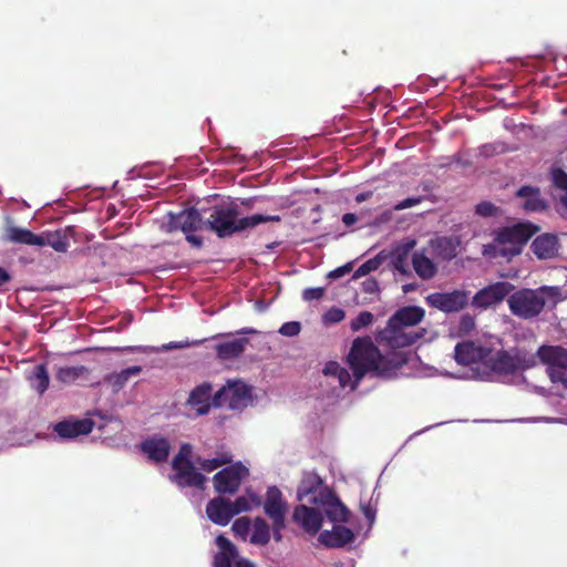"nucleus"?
I'll list each match as a JSON object with an SVG mask.
<instances>
[{
    "mask_svg": "<svg viewBox=\"0 0 567 567\" xmlns=\"http://www.w3.org/2000/svg\"><path fill=\"white\" fill-rule=\"evenodd\" d=\"M279 220V216L262 214L240 217L238 205L229 202L215 205L209 209L206 228L215 233L219 238H226L252 229L259 224Z\"/></svg>",
    "mask_w": 567,
    "mask_h": 567,
    "instance_id": "obj_1",
    "label": "nucleus"
},
{
    "mask_svg": "<svg viewBox=\"0 0 567 567\" xmlns=\"http://www.w3.org/2000/svg\"><path fill=\"white\" fill-rule=\"evenodd\" d=\"M348 362L359 382L368 372L389 377L391 369L388 360L381 354L370 337L357 338L348 354Z\"/></svg>",
    "mask_w": 567,
    "mask_h": 567,
    "instance_id": "obj_2",
    "label": "nucleus"
},
{
    "mask_svg": "<svg viewBox=\"0 0 567 567\" xmlns=\"http://www.w3.org/2000/svg\"><path fill=\"white\" fill-rule=\"evenodd\" d=\"M560 297L559 287L543 286L539 289H522L509 296L507 302L513 315L532 319L537 317L545 306L555 308Z\"/></svg>",
    "mask_w": 567,
    "mask_h": 567,
    "instance_id": "obj_3",
    "label": "nucleus"
},
{
    "mask_svg": "<svg viewBox=\"0 0 567 567\" xmlns=\"http://www.w3.org/2000/svg\"><path fill=\"white\" fill-rule=\"evenodd\" d=\"M538 230L539 227L530 221L517 223L498 229L495 234V241L504 246L503 257L511 260L522 254L523 247Z\"/></svg>",
    "mask_w": 567,
    "mask_h": 567,
    "instance_id": "obj_4",
    "label": "nucleus"
},
{
    "mask_svg": "<svg viewBox=\"0 0 567 567\" xmlns=\"http://www.w3.org/2000/svg\"><path fill=\"white\" fill-rule=\"evenodd\" d=\"M484 364L497 374L509 375L532 367V361L527 360L526 355L519 350L507 351L502 349L493 352L489 348Z\"/></svg>",
    "mask_w": 567,
    "mask_h": 567,
    "instance_id": "obj_5",
    "label": "nucleus"
},
{
    "mask_svg": "<svg viewBox=\"0 0 567 567\" xmlns=\"http://www.w3.org/2000/svg\"><path fill=\"white\" fill-rule=\"evenodd\" d=\"M251 400V388L243 381H228L214 394L215 408L227 405L233 411L245 409Z\"/></svg>",
    "mask_w": 567,
    "mask_h": 567,
    "instance_id": "obj_6",
    "label": "nucleus"
},
{
    "mask_svg": "<svg viewBox=\"0 0 567 567\" xmlns=\"http://www.w3.org/2000/svg\"><path fill=\"white\" fill-rule=\"evenodd\" d=\"M248 468L243 463H234L224 467L214 475V488L220 495H234L237 493L241 482L248 476Z\"/></svg>",
    "mask_w": 567,
    "mask_h": 567,
    "instance_id": "obj_7",
    "label": "nucleus"
},
{
    "mask_svg": "<svg viewBox=\"0 0 567 567\" xmlns=\"http://www.w3.org/2000/svg\"><path fill=\"white\" fill-rule=\"evenodd\" d=\"M470 299V292L466 290H453L451 292H433L430 293L425 301L426 303L435 309L443 312H458L464 309Z\"/></svg>",
    "mask_w": 567,
    "mask_h": 567,
    "instance_id": "obj_8",
    "label": "nucleus"
},
{
    "mask_svg": "<svg viewBox=\"0 0 567 567\" xmlns=\"http://www.w3.org/2000/svg\"><path fill=\"white\" fill-rule=\"evenodd\" d=\"M514 286L508 281H498L478 290L472 300L476 308L487 309L502 302L512 291Z\"/></svg>",
    "mask_w": 567,
    "mask_h": 567,
    "instance_id": "obj_9",
    "label": "nucleus"
},
{
    "mask_svg": "<svg viewBox=\"0 0 567 567\" xmlns=\"http://www.w3.org/2000/svg\"><path fill=\"white\" fill-rule=\"evenodd\" d=\"M172 468L174 474L169 476V480L178 487L205 488L206 477L195 468L193 462H186L183 465Z\"/></svg>",
    "mask_w": 567,
    "mask_h": 567,
    "instance_id": "obj_10",
    "label": "nucleus"
},
{
    "mask_svg": "<svg viewBox=\"0 0 567 567\" xmlns=\"http://www.w3.org/2000/svg\"><path fill=\"white\" fill-rule=\"evenodd\" d=\"M206 228V220L196 208L184 209L176 216H172L168 223V230H182L183 233H195Z\"/></svg>",
    "mask_w": 567,
    "mask_h": 567,
    "instance_id": "obj_11",
    "label": "nucleus"
},
{
    "mask_svg": "<svg viewBox=\"0 0 567 567\" xmlns=\"http://www.w3.org/2000/svg\"><path fill=\"white\" fill-rule=\"evenodd\" d=\"M212 392L209 382H203L190 391L186 404L195 410L197 416L208 414L212 406H215Z\"/></svg>",
    "mask_w": 567,
    "mask_h": 567,
    "instance_id": "obj_12",
    "label": "nucleus"
},
{
    "mask_svg": "<svg viewBox=\"0 0 567 567\" xmlns=\"http://www.w3.org/2000/svg\"><path fill=\"white\" fill-rule=\"evenodd\" d=\"M266 515L271 519L272 524L277 526H285L286 504L282 501V493L277 486H270L266 493V501L264 504Z\"/></svg>",
    "mask_w": 567,
    "mask_h": 567,
    "instance_id": "obj_13",
    "label": "nucleus"
},
{
    "mask_svg": "<svg viewBox=\"0 0 567 567\" xmlns=\"http://www.w3.org/2000/svg\"><path fill=\"white\" fill-rule=\"evenodd\" d=\"M489 348L477 346L473 341L458 342L454 349V358L458 364L470 365L477 362L485 363Z\"/></svg>",
    "mask_w": 567,
    "mask_h": 567,
    "instance_id": "obj_14",
    "label": "nucleus"
},
{
    "mask_svg": "<svg viewBox=\"0 0 567 567\" xmlns=\"http://www.w3.org/2000/svg\"><path fill=\"white\" fill-rule=\"evenodd\" d=\"M425 333L424 329L414 332H406L404 328L393 329L386 322V327L382 331V339L393 349H400L410 347L415 343L419 339L423 338Z\"/></svg>",
    "mask_w": 567,
    "mask_h": 567,
    "instance_id": "obj_15",
    "label": "nucleus"
},
{
    "mask_svg": "<svg viewBox=\"0 0 567 567\" xmlns=\"http://www.w3.org/2000/svg\"><path fill=\"white\" fill-rule=\"evenodd\" d=\"M140 449L152 462L163 463L169 456L171 443L164 436L154 435L145 439L141 443Z\"/></svg>",
    "mask_w": 567,
    "mask_h": 567,
    "instance_id": "obj_16",
    "label": "nucleus"
},
{
    "mask_svg": "<svg viewBox=\"0 0 567 567\" xmlns=\"http://www.w3.org/2000/svg\"><path fill=\"white\" fill-rule=\"evenodd\" d=\"M320 502L324 507L327 517L334 523H347L350 517V511L346 505L330 491H320Z\"/></svg>",
    "mask_w": 567,
    "mask_h": 567,
    "instance_id": "obj_17",
    "label": "nucleus"
},
{
    "mask_svg": "<svg viewBox=\"0 0 567 567\" xmlns=\"http://www.w3.org/2000/svg\"><path fill=\"white\" fill-rule=\"evenodd\" d=\"M415 245V239H405L390 252V264L392 268L402 276L410 277L412 275L409 268V258Z\"/></svg>",
    "mask_w": 567,
    "mask_h": 567,
    "instance_id": "obj_18",
    "label": "nucleus"
},
{
    "mask_svg": "<svg viewBox=\"0 0 567 567\" xmlns=\"http://www.w3.org/2000/svg\"><path fill=\"white\" fill-rule=\"evenodd\" d=\"M425 316L423 308L417 306H406L396 310L388 320L393 329L414 327L420 323Z\"/></svg>",
    "mask_w": 567,
    "mask_h": 567,
    "instance_id": "obj_19",
    "label": "nucleus"
},
{
    "mask_svg": "<svg viewBox=\"0 0 567 567\" xmlns=\"http://www.w3.org/2000/svg\"><path fill=\"white\" fill-rule=\"evenodd\" d=\"M206 515L216 525H228L234 517L230 501L223 496L214 497L206 505Z\"/></svg>",
    "mask_w": 567,
    "mask_h": 567,
    "instance_id": "obj_20",
    "label": "nucleus"
},
{
    "mask_svg": "<svg viewBox=\"0 0 567 567\" xmlns=\"http://www.w3.org/2000/svg\"><path fill=\"white\" fill-rule=\"evenodd\" d=\"M94 422L91 419L64 420L56 423L54 432L62 439H74L79 435H86L92 432Z\"/></svg>",
    "mask_w": 567,
    "mask_h": 567,
    "instance_id": "obj_21",
    "label": "nucleus"
},
{
    "mask_svg": "<svg viewBox=\"0 0 567 567\" xmlns=\"http://www.w3.org/2000/svg\"><path fill=\"white\" fill-rule=\"evenodd\" d=\"M530 249L539 260L555 258L559 250L558 237L550 233L542 234L533 240Z\"/></svg>",
    "mask_w": 567,
    "mask_h": 567,
    "instance_id": "obj_22",
    "label": "nucleus"
},
{
    "mask_svg": "<svg viewBox=\"0 0 567 567\" xmlns=\"http://www.w3.org/2000/svg\"><path fill=\"white\" fill-rule=\"evenodd\" d=\"M293 519L309 534H317L322 525L321 513L306 505L295 507Z\"/></svg>",
    "mask_w": 567,
    "mask_h": 567,
    "instance_id": "obj_23",
    "label": "nucleus"
},
{
    "mask_svg": "<svg viewBox=\"0 0 567 567\" xmlns=\"http://www.w3.org/2000/svg\"><path fill=\"white\" fill-rule=\"evenodd\" d=\"M354 533L343 525H334L332 530H323L318 540L329 548H341L354 540Z\"/></svg>",
    "mask_w": 567,
    "mask_h": 567,
    "instance_id": "obj_24",
    "label": "nucleus"
},
{
    "mask_svg": "<svg viewBox=\"0 0 567 567\" xmlns=\"http://www.w3.org/2000/svg\"><path fill=\"white\" fill-rule=\"evenodd\" d=\"M3 240L13 244L38 246L41 244L40 236L33 231L14 226L12 224L7 225L3 231Z\"/></svg>",
    "mask_w": 567,
    "mask_h": 567,
    "instance_id": "obj_25",
    "label": "nucleus"
},
{
    "mask_svg": "<svg viewBox=\"0 0 567 567\" xmlns=\"http://www.w3.org/2000/svg\"><path fill=\"white\" fill-rule=\"evenodd\" d=\"M216 544L219 551L214 556L213 567H231L238 555L235 545L223 535L217 536Z\"/></svg>",
    "mask_w": 567,
    "mask_h": 567,
    "instance_id": "obj_26",
    "label": "nucleus"
},
{
    "mask_svg": "<svg viewBox=\"0 0 567 567\" xmlns=\"http://www.w3.org/2000/svg\"><path fill=\"white\" fill-rule=\"evenodd\" d=\"M539 360L548 367L567 368V350L558 346H542L537 351Z\"/></svg>",
    "mask_w": 567,
    "mask_h": 567,
    "instance_id": "obj_27",
    "label": "nucleus"
},
{
    "mask_svg": "<svg viewBox=\"0 0 567 567\" xmlns=\"http://www.w3.org/2000/svg\"><path fill=\"white\" fill-rule=\"evenodd\" d=\"M249 340L247 338L234 339L215 346L216 355L220 360H233L240 357Z\"/></svg>",
    "mask_w": 567,
    "mask_h": 567,
    "instance_id": "obj_28",
    "label": "nucleus"
},
{
    "mask_svg": "<svg viewBox=\"0 0 567 567\" xmlns=\"http://www.w3.org/2000/svg\"><path fill=\"white\" fill-rule=\"evenodd\" d=\"M430 247L435 258L450 261L456 257V244L451 237H436L430 240Z\"/></svg>",
    "mask_w": 567,
    "mask_h": 567,
    "instance_id": "obj_29",
    "label": "nucleus"
},
{
    "mask_svg": "<svg viewBox=\"0 0 567 567\" xmlns=\"http://www.w3.org/2000/svg\"><path fill=\"white\" fill-rule=\"evenodd\" d=\"M517 196L524 198L523 207L527 212H542L547 207L537 187L522 186L517 190Z\"/></svg>",
    "mask_w": 567,
    "mask_h": 567,
    "instance_id": "obj_30",
    "label": "nucleus"
},
{
    "mask_svg": "<svg viewBox=\"0 0 567 567\" xmlns=\"http://www.w3.org/2000/svg\"><path fill=\"white\" fill-rule=\"evenodd\" d=\"M412 266L415 274L423 280H430L437 274L436 265L422 251H415L412 255Z\"/></svg>",
    "mask_w": 567,
    "mask_h": 567,
    "instance_id": "obj_31",
    "label": "nucleus"
},
{
    "mask_svg": "<svg viewBox=\"0 0 567 567\" xmlns=\"http://www.w3.org/2000/svg\"><path fill=\"white\" fill-rule=\"evenodd\" d=\"M41 244H38L39 247L50 246L58 252H65L69 248V238L64 230L59 229L55 231H44L39 234Z\"/></svg>",
    "mask_w": 567,
    "mask_h": 567,
    "instance_id": "obj_32",
    "label": "nucleus"
},
{
    "mask_svg": "<svg viewBox=\"0 0 567 567\" xmlns=\"http://www.w3.org/2000/svg\"><path fill=\"white\" fill-rule=\"evenodd\" d=\"M142 371L140 365H133L123 369L120 372L112 373L106 378V381L113 386L114 392H118L130 380V378L138 375Z\"/></svg>",
    "mask_w": 567,
    "mask_h": 567,
    "instance_id": "obj_33",
    "label": "nucleus"
},
{
    "mask_svg": "<svg viewBox=\"0 0 567 567\" xmlns=\"http://www.w3.org/2000/svg\"><path fill=\"white\" fill-rule=\"evenodd\" d=\"M270 540V528L267 522L261 517H256L252 524V534L250 543L265 546Z\"/></svg>",
    "mask_w": 567,
    "mask_h": 567,
    "instance_id": "obj_34",
    "label": "nucleus"
},
{
    "mask_svg": "<svg viewBox=\"0 0 567 567\" xmlns=\"http://www.w3.org/2000/svg\"><path fill=\"white\" fill-rule=\"evenodd\" d=\"M322 485V480L316 473H306L300 482L298 487V498L302 499L303 497L313 494L319 489Z\"/></svg>",
    "mask_w": 567,
    "mask_h": 567,
    "instance_id": "obj_35",
    "label": "nucleus"
},
{
    "mask_svg": "<svg viewBox=\"0 0 567 567\" xmlns=\"http://www.w3.org/2000/svg\"><path fill=\"white\" fill-rule=\"evenodd\" d=\"M30 380H31L32 388L39 394L44 393L49 386V373H48L45 364L35 365Z\"/></svg>",
    "mask_w": 567,
    "mask_h": 567,
    "instance_id": "obj_36",
    "label": "nucleus"
},
{
    "mask_svg": "<svg viewBox=\"0 0 567 567\" xmlns=\"http://www.w3.org/2000/svg\"><path fill=\"white\" fill-rule=\"evenodd\" d=\"M382 255H383V251H381L375 257H373V258L367 260L365 262H363L362 265H360L353 274V279H359L361 277L369 275L372 271H375L381 266V264L383 261Z\"/></svg>",
    "mask_w": 567,
    "mask_h": 567,
    "instance_id": "obj_37",
    "label": "nucleus"
},
{
    "mask_svg": "<svg viewBox=\"0 0 567 567\" xmlns=\"http://www.w3.org/2000/svg\"><path fill=\"white\" fill-rule=\"evenodd\" d=\"M85 371L84 367H64L60 368L56 372V379L63 383H71L75 381Z\"/></svg>",
    "mask_w": 567,
    "mask_h": 567,
    "instance_id": "obj_38",
    "label": "nucleus"
},
{
    "mask_svg": "<svg viewBox=\"0 0 567 567\" xmlns=\"http://www.w3.org/2000/svg\"><path fill=\"white\" fill-rule=\"evenodd\" d=\"M374 320L373 315L370 311H361L350 323V328L353 332L370 326Z\"/></svg>",
    "mask_w": 567,
    "mask_h": 567,
    "instance_id": "obj_39",
    "label": "nucleus"
},
{
    "mask_svg": "<svg viewBox=\"0 0 567 567\" xmlns=\"http://www.w3.org/2000/svg\"><path fill=\"white\" fill-rule=\"evenodd\" d=\"M192 452V446L188 443H184L178 453L174 456L172 461V467H177L178 465H183L186 462H192L189 460V455Z\"/></svg>",
    "mask_w": 567,
    "mask_h": 567,
    "instance_id": "obj_40",
    "label": "nucleus"
},
{
    "mask_svg": "<svg viewBox=\"0 0 567 567\" xmlns=\"http://www.w3.org/2000/svg\"><path fill=\"white\" fill-rule=\"evenodd\" d=\"M346 318V312L341 308L332 307L323 315V322L328 324L339 323Z\"/></svg>",
    "mask_w": 567,
    "mask_h": 567,
    "instance_id": "obj_41",
    "label": "nucleus"
},
{
    "mask_svg": "<svg viewBox=\"0 0 567 567\" xmlns=\"http://www.w3.org/2000/svg\"><path fill=\"white\" fill-rule=\"evenodd\" d=\"M250 525L251 524L248 517H240L234 522L231 529L236 535L245 537L250 529Z\"/></svg>",
    "mask_w": 567,
    "mask_h": 567,
    "instance_id": "obj_42",
    "label": "nucleus"
},
{
    "mask_svg": "<svg viewBox=\"0 0 567 567\" xmlns=\"http://www.w3.org/2000/svg\"><path fill=\"white\" fill-rule=\"evenodd\" d=\"M475 212L483 217H493L497 215L498 208L491 202H482L476 205Z\"/></svg>",
    "mask_w": 567,
    "mask_h": 567,
    "instance_id": "obj_43",
    "label": "nucleus"
},
{
    "mask_svg": "<svg viewBox=\"0 0 567 567\" xmlns=\"http://www.w3.org/2000/svg\"><path fill=\"white\" fill-rule=\"evenodd\" d=\"M300 331H301V324L298 321L285 322L279 328V333L285 337H296L300 333Z\"/></svg>",
    "mask_w": 567,
    "mask_h": 567,
    "instance_id": "obj_44",
    "label": "nucleus"
},
{
    "mask_svg": "<svg viewBox=\"0 0 567 567\" xmlns=\"http://www.w3.org/2000/svg\"><path fill=\"white\" fill-rule=\"evenodd\" d=\"M230 505L234 516L243 512H248L251 508L248 498H246L245 496H239L234 502L230 501Z\"/></svg>",
    "mask_w": 567,
    "mask_h": 567,
    "instance_id": "obj_45",
    "label": "nucleus"
},
{
    "mask_svg": "<svg viewBox=\"0 0 567 567\" xmlns=\"http://www.w3.org/2000/svg\"><path fill=\"white\" fill-rule=\"evenodd\" d=\"M504 246H501L495 240L492 244H487L483 246V255L487 258H497L503 257L502 249Z\"/></svg>",
    "mask_w": 567,
    "mask_h": 567,
    "instance_id": "obj_46",
    "label": "nucleus"
},
{
    "mask_svg": "<svg viewBox=\"0 0 567 567\" xmlns=\"http://www.w3.org/2000/svg\"><path fill=\"white\" fill-rule=\"evenodd\" d=\"M553 183L556 187L567 190V173L561 168H555L551 173Z\"/></svg>",
    "mask_w": 567,
    "mask_h": 567,
    "instance_id": "obj_47",
    "label": "nucleus"
},
{
    "mask_svg": "<svg viewBox=\"0 0 567 567\" xmlns=\"http://www.w3.org/2000/svg\"><path fill=\"white\" fill-rule=\"evenodd\" d=\"M195 463L199 466V468L206 473H212L213 471L219 468L218 462L213 458H203L200 456L196 457Z\"/></svg>",
    "mask_w": 567,
    "mask_h": 567,
    "instance_id": "obj_48",
    "label": "nucleus"
},
{
    "mask_svg": "<svg viewBox=\"0 0 567 567\" xmlns=\"http://www.w3.org/2000/svg\"><path fill=\"white\" fill-rule=\"evenodd\" d=\"M326 289L322 287L307 288L302 292V298L306 301L320 300L324 295Z\"/></svg>",
    "mask_w": 567,
    "mask_h": 567,
    "instance_id": "obj_49",
    "label": "nucleus"
},
{
    "mask_svg": "<svg viewBox=\"0 0 567 567\" xmlns=\"http://www.w3.org/2000/svg\"><path fill=\"white\" fill-rule=\"evenodd\" d=\"M566 371L567 368H559L557 365L547 368V374L553 383L561 382V380H564Z\"/></svg>",
    "mask_w": 567,
    "mask_h": 567,
    "instance_id": "obj_50",
    "label": "nucleus"
},
{
    "mask_svg": "<svg viewBox=\"0 0 567 567\" xmlns=\"http://www.w3.org/2000/svg\"><path fill=\"white\" fill-rule=\"evenodd\" d=\"M421 202H422L421 197L405 198V199L399 202L396 205H394V210H403V209L413 207L415 205H419Z\"/></svg>",
    "mask_w": 567,
    "mask_h": 567,
    "instance_id": "obj_51",
    "label": "nucleus"
},
{
    "mask_svg": "<svg viewBox=\"0 0 567 567\" xmlns=\"http://www.w3.org/2000/svg\"><path fill=\"white\" fill-rule=\"evenodd\" d=\"M352 270V262H348L341 267H338L329 272L328 277L331 279H338L349 274Z\"/></svg>",
    "mask_w": 567,
    "mask_h": 567,
    "instance_id": "obj_52",
    "label": "nucleus"
},
{
    "mask_svg": "<svg viewBox=\"0 0 567 567\" xmlns=\"http://www.w3.org/2000/svg\"><path fill=\"white\" fill-rule=\"evenodd\" d=\"M214 458L218 462L219 467L225 465L229 466L233 463V455L227 451L217 452Z\"/></svg>",
    "mask_w": 567,
    "mask_h": 567,
    "instance_id": "obj_53",
    "label": "nucleus"
},
{
    "mask_svg": "<svg viewBox=\"0 0 567 567\" xmlns=\"http://www.w3.org/2000/svg\"><path fill=\"white\" fill-rule=\"evenodd\" d=\"M475 327V320L470 315H464L460 321V329L464 332H470Z\"/></svg>",
    "mask_w": 567,
    "mask_h": 567,
    "instance_id": "obj_54",
    "label": "nucleus"
},
{
    "mask_svg": "<svg viewBox=\"0 0 567 567\" xmlns=\"http://www.w3.org/2000/svg\"><path fill=\"white\" fill-rule=\"evenodd\" d=\"M340 370H341V365L339 363H337L334 361H330L324 365L323 373L326 375H332V377L337 378Z\"/></svg>",
    "mask_w": 567,
    "mask_h": 567,
    "instance_id": "obj_55",
    "label": "nucleus"
},
{
    "mask_svg": "<svg viewBox=\"0 0 567 567\" xmlns=\"http://www.w3.org/2000/svg\"><path fill=\"white\" fill-rule=\"evenodd\" d=\"M362 290L365 292V293H375L379 291V284L375 279H367L363 284H362Z\"/></svg>",
    "mask_w": 567,
    "mask_h": 567,
    "instance_id": "obj_56",
    "label": "nucleus"
},
{
    "mask_svg": "<svg viewBox=\"0 0 567 567\" xmlns=\"http://www.w3.org/2000/svg\"><path fill=\"white\" fill-rule=\"evenodd\" d=\"M337 379L339 381L340 386L346 388L351 381V375L347 369L341 367V370L337 375Z\"/></svg>",
    "mask_w": 567,
    "mask_h": 567,
    "instance_id": "obj_57",
    "label": "nucleus"
},
{
    "mask_svg": "<svg viewBox=\"0 0 567 567\" xmlns=\"http://www.w3.org/2000/svg\"><path fill=\"white\" fill-rule=\"evenodd\" d=\"M186 236V240L195 248H200L203 246V238L194 235V233H184Z\"/></svg>",
    "mask_w": 567,
    "mask_h": 567,
    "instance_id": "obj_58",
    "label": "nucleus"
},
{
    "mask_svg": "<svg viewBox=\"0 0 567 567\" xmlns=\"http://www.w3.org/2000/svg\"><path fill=\"white\" fill-rule=\"evenodd\" d=\"M357 221H358V216L355 214H353V213H346L342 216V223L347 227L353 226Z\"/></svg>",
    "mask_w": 567,
    "mask_h": 567,
    "instance_id": "obj_59",
    "label": "nucleus"
},
{
    "mask_svg": "<svg viewBox=\"0 0 567 567\" xmlns=\"http://www.w3.org/2000/svg\"><path fill=\"white\" fill-rule=\"evenodd\" d=\"M11 280L10 274L2 267H0V288Z\"/></svg>",
    "mask_w": 567,
    "mask_h": 567,
    "instance_id": "obj_60",
    "label": "nucleus"
},
{
    "mask_svg": "<svg viewBox=\"0 0 567 567\" xmlns=\"http://www.w3.org/2000/svg\"><path fill=\"white\" fill-rule=\"evenodd\" d=\"M362 512L364 516L370 520V523H373L375 517V511L372 509L369 505L362 506Z\"/></svg>",
    "mask_w": 567,
    "mask_h": 567,
    "instance_id": "obj_61",
    "label": "nucleus"
},
{
    "mask_svg": "<svg viewBox=\"0 0 567 567\" xmlns=\"http://www.w3.org/2000/svg\"><path fill=\"white\" fill-rule=\"evenodd\" d=\"M372 195H373V193L371 190L364 192V193H360V194H358L355 196V202L358 204L363 203V202L368 200L369 198H371Z\"/></svg>",
    "mask_w": 567,
    "mask_h": 567,
    "instance_id": "obj_62",
    "label": "nucleus"
},
{
    "mask_svg": "<svg viewBox=\"0 0 567 567\" xmlns=\"http://www.w3.org/2000/svg\"><path fill=\"white\" fill-rule=\"evenodd\" d=\"M285 526H277L276 524H272V529H274V538L276 542H280L281 540V529H284Z\"/></svg>",
    "mask_w": 567,
    "mask_h": 567,
    "instance_id": "obj_63",
    "label": "nucleus"
},
{
    "mask_svg": "<svg viewBox=\"0 0 567 567\" xmlns=\"http://www.w3.org/2000/svg\"><path fill=\"white\" fill-rule=\"evenodd\" d=\"M235 566L236 567H254L250 561L245 560V559H240V560L236 561Z\"/></svg>",
    "mask_w": 567,
    "mask_h": 567,
    "instance_id": "obj_64",
    "label": "nucleus"
}]
</instances>
